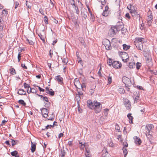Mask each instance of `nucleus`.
<instances>
[{
    "mask_svg": "<svg viewBox=\"0 0 157 157\" xmlns=\"http://www.w3.org/2000/svg\"><path fill=\"white\" fill-rule=\"evenodd\" d=\"M131 113H128L127 115V117L130 121H131V123H132V120L133 119V117L132 116H131Z\"/></svg>",
    "mask_w": 157,
    "mask_h": 157,
    "instance_id": "obj_24",
    "label": "nucleus"
},
{
    "mask_svg": "<svg viewBox=\"0 0 157 157\" xmlns=\"http://www.w3.org/2000/svg\"><path fill=\"white\" fill-rule=\"evenodd\" d=\"M123 28V26L121 24L119 28V26L117 25L112 26L109 29V34L110 35V36H113L118 31H119L121 29Z\"/></svg>",
    "mask_w": 157,
    "mask_h": 157,
    "instance_id": "obj_1",
    "label": "nucleus"
},
{
    "mask_svg": "<svg viewBox=\"0 0 157 157\" xmlns=\"http://www.w3.org/2000/svg\"><path fill=\"white\" fill-rule=\"evenodd\" d=\"M109 13L108 12V11H103L102 13V15L105 17L107 16L109 14Z\"/></svg>",
    "mask_w": 157,
    "mask_h": 157,
    "instance_id": "obj_43",
    "label": "nucleus"
},
{
    "mask_svg": "<svg viewBox=\"0 0 157 157\" xmlns=\"http://www.w3.org/2000/svg\"><path fill=\"white\" fill-rule=\"evenodd\" d=\"M34 90V88H31L30 87V89L29 90V89H27V92L28 94L30 93L31 92L32 93V90Z\"/></svg>",
    "mask_w": 157,
    "mask_h": 157,
    "instance_id": "obj_57",
    "label": "nucleus"
},
{
    "mask_svg": "<svg viewBox=\"0 0 157 157\" xmlns=\"http://www.w3.org/2000/svg\"><path fill=\"white\" fill-rule=\"evenodd\" d=\"M44 22L45 23V24H48V18L47 16H45L44 17Z\"/></svg>",
    "mask_w": 157,
    "mask_h": 157,
    "instance_id": "obj_39",
    "label": "nucleus"
},
{
    "mask_svg": "<svg viewBox=\"0 0 157 157\" xmlns=\"http://www.w3.org/2000/svg\"><path fill=\"white\" fill-rule=\"evenodd\" d=\"M148 14H150V15L147 16V21H153V16L151 15V11H149L148 12Z\"/></svg>",
    "mask_w": 157,
    "mask_h": 157,
    "instance_id": "obj_19",
    "label": "nucleus"
},
{
    "mask_svg": "<svg viewBox=\"0 0 157 157\" xmlns=\"http://www.w3.org/2000/svg\"><path fill=\"white\" fill-rule=\"evenodd\" d=\"M110 155L107 151L105 153L103 152L102 155V157H110Z\"/></svg>",
    "mask_w": 157,
    "mask_h": 157,
    "instance_id": "obj_23",
    "label": "nucleus"
},
{
    "mask_svg": "<svg viewBox=\"0 0 157 157\" xmlns=\"http://www.w3.org/2000/svg\"><path fill=\"white\" fill-rule=\"evenodd\" d=\"M152 21H147V23L149 26L151 25Z\"/></svg>",
    "mask_w": 157,
    "mask_h": 157,
    "instance_id": "obj_62",
    "label": "nucleus"
},
{
    "mask_svg": "<svg viewBox=\"0 0 157 157\" xmlns=\"http://www.w3.org/2000/svg\"><path fill=\"white\" fill-rule=\"evenodd\" d=\"M123 49L124 50H127L128 49H129L130 47V46H128L125 44H123Z\"/></svg>",
    "mask_w": 157,
    "mask_h": 157,
    "instance_id": "obj_27",
    "label": "nucleus"
},
{
    "mask_svg": "<svg viewBox=\"0 0 157 157\" xmlns=\"http://www.w3.org/2000/svg\"><path fill=\"white\" fill-rule=\"evenodd\" d=\"M135 65L133 62H130L129 63V67L131 68H133L134 67H135Z\"/></svg>",
    "mask_w": 157,
    "mask_h": 157,
    "instance_id": "obj_34",
    "label": "nucleus"
},
{
    "mask_svg": "<svg viewBox=\"0 0 157 157\" xmlns=\"http://www.w3.org/2000/svg\"><path fill=\"white\" fill-rule=\"evenodd\" d=\"M21 53L20 52H19L18 56H17V58H18V62H20V60L21 59Z\"/></svg>",
    "mask_w": 157,
    "mask_h": 157,
    "instance_id": "obj_46",
    "label": "nucleus"
},
{
    "mask_svg": "<svg viewBox=\"0 0 157 157\" xmlns=\"http://www.w3.org/2000/svg\"><path fill=\"white\" fill-rule=\"evenodd\" d=\"M81 14L82 16L85 19H86L87 17V15L88 14L87 12V10L85 8L81 9Z\"/></svg>",
    "mask_w": 157,
    "mask_h": 157,
    "instance_id": "obj_10",
    "label": "nucleus"
},
{
    "mask_svg": "<svg viewBox=\"0 0 157 157\" xmlns=\"http://www.w3.org/2000/svg\"><path fill=\"white\" fill-rule=\"evenodd\" d=\"M26 40L27 41V42H28L29 44L30 45H33L34 44V43L31 40L29 39H26Z\"/></svg>",
    "mask_w": 157,
    "mask_h": 157,
    "instance_id": "obj_35",
    "label": "nucleus"
},
{
    "mask_svg": "<svg viewBox=\"0 0 157 157\" xmlns=\"http://www.w3.org/2000/svg\"><path fill=\"white\" fill-rule=\"evenodd\" d=\"M100 0L101 2L102 5H104L106 4V2L105 0Z\"/></svg>",
    "mask_w": 157,
    "mask_h": 157,
    "instance_id": "obj_61",
    "label": "nucleus"
},
{
    "mask_svg": "<svg viewBox=\"0 0 157 157\" xmlns=\"http://www.w3.org/2000/svg\"><path fill=\"white\" fill-rule=\"evenodd\" d=\"M62 62L64 64H66L68 62V59L67 57L62 58Z\"/></svg>",
    "mask_w": 157,
    "mask_h": 157,
    "instance_id": "obj_26",
    "label": "nucleus"
},
{
    "mask_svg": "<svg viewBox=\"0 0 157 157\" xmlns=\"http://www.w3.org/2000/svg\"><path fill=\"white\" fill-rule=\"evenodd\" d=\"M102 106L101 105V103L100 102H97V101H94V106Z\"/></svg>",
    "mask_w": 157,
    "mask_h": 157,
    "instance_id": "obj_31",
    "label": "nucleus"
},
{
    "mask_svg": "<svg viewBox=\"0 0 157 157\" xmlns=\"http://www.w3.org/2000/svg\"><path fill=\"white\" fill-rule=\"evenodd\" d=\"M140 63L139 62H137L136 63V68L138 70L140 68V67H141V66L140 65Z\"/></svg>",
    "mask_w": 157,
    "mask_h": 157,
    "instance_id": "obj_56",
    "label": "nucleus"
},
{
    "mask_svg": "<svg viewBox=\"0 0 157 157\" xmlns=\"http://www.w3.org/2000/svg\"><path fill=\"white\" fill-rule=\"evenodd\" d=\"M144 38H136L134 41L135 44L138 50H142L143 49V40Z\"/></svg>",
    "mask_w": 157,
    "mask_h": 157,
    "instance_id": "obj_2",
    "label": "nucleus"
},
{
    "mask_svg": "<svg viewBox=\"0 0 157 157\" xmlns=\"http://www.w3.org/2000/svg\"><path fill=\"white\" fill-rule=\"evenodd\" d=\"M74 84L76 88L80 89L78 88V86H80L83 90V88L85 87L86 86V85L84 83H83L81 85L78 80L77 81H75L74 82Z\"/></svg>",
    "mask_w": 157,
    "mask_h": 157,
    "instance_id": "obj_6",
    "label": "nucleus"
},
{
    "mask_svg": "<svg viewBox=\"0 0 157 157\" xmlns=\"http://www.w3.org/2000/svg\"><path fill=\"white\" fill-rule=\"evenodd\" d=\"M122 61L124 62H127L128 60V54L125 52H120L119 55Z\"/></svg>",
    "mask_w": 157,
    "mask_h": 157,
    "instance_id": "obj_3",
    "label": "nucleus"
},
{
    "mask_svg": "<svg viewBox=\"0 0 157 157\" xmlns=\"http://www.w3.org/2000/svg\"><path fill=\"white\" fill-rule=\"evenodd\" d=\"M66 153L65 152V151L63 150H62L61 151V154L62 157H64L66 155Z\"/></svg>",
    "mask_w": 157,
    "mask_h": 157,
    "instance_id": "obj_41",
    "label": "nucleus"
},
{
    "mask_svg": "<svg viewBox=\"0 0 157 157\" xmlns=\"http://www.w3.org/2000/svg\"><path fill=\"white\" fill-rule=\"evenodd\" d=\"M86 157H92L91 155L90 150L86 149V152L85 153Z\"/></svg>",
    "mask_w": 157,
    "mask_h": 157,
    "instance_id": "obj_20",
    "label": "nucleus"
},
{
    "mask_svg": "<svg viewBox=\"0 0 157 157\" xmlns=\"http://www.w3.org/2000/svg\"><path fill=\"white\" fill-rule=\"evenodd\" d=\"M113 63V62H112V60L111 59H109L107 62V63L110 66L111 65H112Z\"/></svg>",
    "mask_w": 157,
    "mask_h": 157,
    "instance_id": "obj_53",
    "label": "nucleus"
},
{
    "mask_svg": "<svg viewBox=\"0 0 157 157\" xmlns=\"http://www.w3.org/2000/svg\"><path fill=\"white\" fill-rule=\"evenodd\" d=\"M112 77L111 76H110V74H109L108 77V83L109 84H110L112 82Z\"/></svg>",
    "mask_w": 157,
    "mask_h": 157,
    "instance_id": "obj_32",
    "label": "nucleus"
},
{
    "mask_svg": "<svg viewBox=\"0 0 157 157\" xmlns=\"http://www.w3.org/2000/svg\"><path fill=\"white\" fill-rule=\"evenodd\" d=\"M76 56H77V57L79 58V60L78 61V63H81L82 61V60L81 58L80 57H79V56H78V55H79L78 52H76Z\"/></svg>",
    "mask_w": 157,
    "mask_h": 157,
    "instance_id": "obj_47",
    "label": "nucleus"
},
{
    "mask_svg": "<svg viewBox=\"0 0 157 157\" xmlns=\"http://www.w3.org/2000/svg\"><path fill=\"white\" fill-rule=\"evenodd\" d=\"M76 100H77V101H80V99L81 98L80 96H79V95H78L77 94L76 95Z\"/></svg>",
    "mask_w": 157,
    "mask_h": 157,
    "instance_id": "obj_64",
    "label": "nucleus"
},
{
    "mask_svg": "<svg viewBox=\"0 0 157 157\" xmlns=\"http://www.w3.org/2000/svg\"><path fill=\"white\" fill-rule=\"evenodd\" d=\"M109 111V109L106 108L104 110V114L105 116H107L108 114V112Z\"/></svg>",
    "mask_w": 157,
    "mask_h": 157,
    "instance_id": "obj_40",
    "label": "nucleus"
},
{
    "mask_svg": "<svg viewBox=\"0 0 157 157\" xmlns=\"http://www.w3.org/2000/svg\"><path fill=\"white\" fill-rule=\"evenodd\" d=\"M123 144L124 146L123 147H125L126 148V147H127L128 146V144L127 142H124L123 143Z\"/></svg>",
    "mask_w": 157,
    "mask_h": 157,
    "instance_id": "obj_58",
    "label": "nucleus"
},
{
    "mask_svg": "<svg viewBox=\"0 0 157 157\" xmlns=\"http://www.w3.org/2000/svg\"><path fill=\"white\" fill-rule=\"evenodd\" d=\"M113 67L115 68H118L121 67L122 64L118 61H113L112 63Z\"/></svg>",
    "mask_w": 157,
    "mask_h": 157,
    "instance_id": "obj_8",
    "label": "nucleus"
},
{
    "mask_svg": "<svg viewBox=\"0 0 157 157\" xmlns=\"http://www.w3.org/2000/svg\"><path fill=\"white\" fill-rule=\"evenodd\" d=\"M94 108L95 112L97 113L100 112L102 108V106H95Z\"/></svg>",
    "mask_w": 157,
    "mask_h": 157,
    "instance_id": "obj_17",
    "label": "nucleus"
},
{
    "mask_svg": "<svg viewBox=\"0 0 157 157\" xmlns=\"http://www.w3.org/2000/svg\"><path fill=\"white\" fill-rule=\"evenodd\" d=\"M152 132L151 133H145L146 135V136L148 139L149 140L151 144H152V142L151 141L152 139Z\"/></svg>",
    "mask_w": 157,
    "mask_h": 157,
    "instance_id": "obj_11",
    "label": "nucleus"
},
{
    "mask_svg": "<svg viewBox=\"0 0 157 157\" xmlns=\"http://www.w3.org/2000/svg\"><path fill=\"white\" fill-rule=\"evenodd\" d=\"M17 93L20 95H25L26 94L25 91L24 90L22 89H19Z\"/></svg>",
    "mask_w": 157,
    "mask_h": 157,
    "instance_id": "obj_21",
    "label": "nucleus"
},
{
    "mask_svg": "<svg viewBox=\"0 0 157 157\" xmlns=\"http://www.w3.org/2000/svg\"><path fill=\"white\" fill-rule=\"evenodd\" d=\"M89 12L90 13L91 17L93 19L94 18V16L92 14V12H91V10H89Z\"/></svg>",
    "mask_w": 157,
    "mask_h": 157,
    "instance_id": "obj_63",
    "label": "nucleus"
},
{
    "mask_svg": "<svg viewBox=\"0 0 157 157\" xmlns=\"http://www.w3.org/2000/svg\"><path fill=\"white\" fill-rule=\"evenodd\" d=\"M47 103L45 104L44 106L46 107H49L50 105V103L48 101Z\"/></svg>",
    "mask_w": 157,
    "mask_h": 157,
    "instance_id": "obj_48",
    "label": "nucleus"
},
{
    "mask_svg": "<svg viewBox=\"0 0 157 157\" xmlns=\"http://www.w3.org/2000/svg\"><path fill=\"white\" fill-rule=\"evenodd\" d=\"M39 12L42 15H44V11L42 9H40L39 10Z\"/></svg>",
    "mask_w": 157,
    "mask_h": 157,
    "instance_id": "obj_54",
    "label": "nucleus"
},
{
    "mask_svg": "<svg viewBox=\"0 0 157 157\" xmlns=\"http://www.w3.org/2000/svg\"><path fill=\"white\" fill-rule=\"evenodd\" d=\"M38 36L40 37V38L43 41L44 43L45 42V37L44 36L42 35L41 33H39L38 34Z\"/></svg>",
    "mask_w": 157,
    "mask_h": 157,
    "instance_id": "obj_22",
    "label": "nucleus"
},
{
    "mask_svg": "<svg viewBox=\"0 0 157 157\" xmlns=\"http://www.w3.org/2000/svg\"><path fill=\"white\" fill-rule=\"evenodd\" d=\"M51 90H52V89H50L48 87H46V92L51 96H53L55 94L54 92L53 91H51Z\"/></svg>",
    "mask_w": 157,
    "mask_h": 157,
    "instance_id": "obj_12",
    "label": "nucleus"
},
{
    "mask_svg": "<svg viewBox=\"0 0 157 157\" xmlns=\"http://www.w3.org/2000/svg\"><path fill=\"white\" fill-rule=\"evenodd\" d=\"M122 150L123 151V152L124 154V157H125L128 154V151H127V149L125 147H123Z\"/></svg>",
    "mask_w": 157,
    "mask_h": 157,
    "instance_id": "obj_25",
    "label": "nucleus"
},
{
    "mask_svg": "<svg viewBox=\"0 0 157 157\" xmlns=\"http://www.w3.org/2000/svg\"><path fill=\"white\" fill-rule=\"evenodd\" d=\"M103 44L105 46V48L107 50H110L112 49L110 41L107 39H105L103 42Z\"/></svg>",
    "mask_w": 157,
    "mask_h": 157,
    "instance_id": "obj_4",
    "label": "nucleus"
},
{
    "mask_svg": "<svg viewBox=\"0 0 157 157\" xmlns=\"http://www.w3.org/2000/svg\"><path fill=\"white\" fill-rule=\"evenodd\" d=\"M121 10H119L118 11L116 12L115 14L117 15L118 16H119V18H120V16H121Z\"/></svg>",
    "mask_w": 157,
    "mask_h": 157,
    "instance_id": "obj_37",
    "label": "nucleus"
},
{
    "mask_svg": "<svg viewBox=\"0 0 157 157\" xmlns=\"http://www.w3.org/2000/svg\"><path fill=\"white\" fill-rule=\"evenodd\" d=\"M88 106L91 109L94 108V103H93L90 100H88L87 101Z\"/></svg>",
    "mask_w": 157,
    "mask_h": 157,
    "instance_id": "obj_14",
    "label": "nucleus"
},
{
    "mask_svg": "<svg viewBox=\"0 0 157 157\" xmlns=\"http://www.w3.org/2000/svg\"><path fill=\"white\" fill-rule=\"evenodd\" d=\"M145 128L147 130L146 133H151L152 132L151 130L154 129V127L152 124H148L146 126Z\"/></svg>",
    "mask_w": 157,
    "mask_h": 157,
    "instance_id": "obj_7",
    "label": "nucleus"
},
{
    "mask_svg": "<svg viewBox=\"0 0 157 157\" xmlns=\"http://www.w3.org/2000/svg\"><path fill=\"white\" fill-rule=\"evenodd\" d=\"M124 104L128 110L131 109V102L130 101L126 98H124Z\"/></svg>",
    "mask_w": 157,
    "mask_h": 157,
    "instance_id": "obj_5",
    "label": "nucleus"
},
{
    "mask_svg": "<svg viewBox=\"0 0 157 157\" xmlns=\"http://www.w3.org/2000/svg\"><path fill=\"white\" fill-rule=\"evenodd\" d=\"M134 139L135 140V144L140 145L141 143L140 139L137 136H135L134 137Z\"/></svg>",
    "mask_w": 157,
    "mask_h": 157,
    "instance_id": "obj_13",
    "label": "nucleus"
},
{
    "mask_svg": "<svg viewBox=\"0 0 157 157\" xmlns=\"http://www.w3.org/2000/svg\"><path fill=\"white\" fill-rule=\"evenodd\" d=\"M122 81L124 84L129 83L130 82V79L126 77H124L123 78Z\"/></svg>",
    "mask_w": 157,
    "mask_h": 157,
    "instance_id": "obj_18",
    "label": "nucleus"
},
{
    "mask_svg": "<svg viewBox=\"0 0 157 157\" xmlns=\"http://www.w3.org/2000/svg\"><path fill=\"white\" fill-rule=\"evenodd\" d=\"M132 15L133 17H140L139 14H137V13L135 11L134 12L132 13Z\"/></svg>",
    "mask_w": 157,
    "mask_h": 157,
    "instance_id": "obj_36",
    "label": "nucleus"
},
{
    "mask_svg": "<svg viewBox=\"0 0 157 157\" xmlns=\"http://www.w3.org/2000/svg\"><path fill=\"white\" fill-rule=\"evenodd\" d=\"M73 8L75 9L76 13L78 15L79 14V10L77 6H75L74 7L73 6Z\"/></svg>",
    "mask_w": 157,
    "mask_h": 157,
    "instance_id": "obj_33",
    "label": "nucleus"
},
{
    "mask_svg": "<svg viewBox=\"0 0 157 157\" xmlns=\"http://www.w3.org/2000/svg\"><path fill=\"white\" fill-rule=\"evenodd\" d=\"M18 103L21 104L22 105L25 106L26 105V103L24 102V101L22 100H20L18 101Z\"/></svg>",
    "mask_w": 157,
    "mask_h": 157,
    "instance_id": "obj_30",
    "label": "nucleus"
},
{
    "mask_svg": "<svg viewBox=\"0 0 157 157\" xmlns=\"http://www.w3.org/2000/svg\"><path fill=\"white\" fill-rule=\"evenodd\" d=\"M42 99L44 101H46V102H48V98L46 97H44Z\"/></svg>",
    "mask_w": 157,
    "mask_h": 157,
    "instance_id": "obj_50",
    "label": "nucleus"
},
{
    "mask_svg": "<svg viewBox=\"0 0 157 157\" xmlns=\"http://www.w3.org/2000/svg\"><path fill=\"white\" fill-rule=\"evenodd\" d=\"M19 5V3L18 2H14V5H15V9H16L18 6Z\"/></svg>",
    "mask_w": 157,
    "mask_h": 157,
    "instance_id": "obj_51",
    "label": "nucleus"
},
{
    "mask_svg": "<svg viewBox=\"0 0 157 157\" xmlns=\"http://www.w3.org/2000/svg\"><path fill=\"white\" fill-rule=\"evenodd\" d=\"M31 141V151L32 153H33L36 150V143H33L32 141Z\"/></svg>",
    "mask_w": 157,
    "mask_h": 157,
    "instance_id": "obj_15",
    "label": "nucleus"
},
{
    "mask_svg": "<svg viewBox=\"0 0 157 157\" xmlns=\"http://www.w3.org/2000/svg\"><path fill=\"white\" fill-rule=\"evenodd\" d=\"M55 79L57 81L59 84H61L63 83V78L60 75L56 76L55 77Z\"/></svg>",
    "mask_w": 157,
    "mask_h": 157,
    "instance_id": "obj_16",
    "label": "nucleus"
},
{
    "mask_svg": "<svg viewBox=\"0 0 157 157\" xmlns=\"http://www.w3.org/2000/svg\"><path fill=\"white\" fill-rule=\"evenodd\" d=\"M11 143L12 146H13L17 144L18 143V141L17 140H11Z\"/></svg>",
    "mask_w": 157,
    "mask_h": 157,
    "instance_id": "obj_28",
    "label": "nucleus"
},
{
    "mask_svg": "<svg viewBox=\"0 0 157 157\" xmlns=\"http://www.w3.org/2000/svg\"><path fill=\"white\" fill-rule=\"evenodd\" d=\"M18 154L17 151H13L11 153V155L13 156H15Z\"/></svg>",
    "mask_w": 157,
    "mask_h": 157,
    "instance_id": "obj_42",
    "label": "nucleus"
},
{
    "mask_svg": "<svg viewBox=\"0 0 157 157\" xmlns=\"http://www.w3.org/2000/svg\"><path fill=\"white\" fill-rule=\"evenodd\" d=\"M36 86L38 87L39 90L40 92H44V90L41 88L39 86Z\"/></svg>",
    "mask_w": 157,
    "mask_h": 157,
    "instance_id": "obj_59",
    "label": "nucleus"
},
{
    "mask_svg": "<svg viewBox=\"0 0 157 157\" xmlns=\"http://www.w3.org/2000/svg\"><path fill=\"white\" fill-rule=\"evenodd\" d=\"M24 86L25 88H27L28 89H29V88H30V86L28 84L26 83H24Z\"/></svg>",
    "mask_w": 157,
    "mask_h": 157,
    "instance_id": "obj_44",
    "label": "nucleus"
},
{
    "mask_svg": "<svg viewBox=\"0 0 157 157\" xmlns=\"http://www.w3.org/2000/svg\"><path fill=\"white\" fill-rule=\"evenodd\" d=\"M108 143L109 145V146L110 147H114V144L113 143L112 141L110 140H109Z\"/></svg>",
    "mask_w": 157,
    "mask_h": 157,
    "instance_id": "obj_38",
    "label": "nucleus"
},
{
    "mask_svg": "<svg viewBox=\"0 0 157 157\" xmlns=\"http://www.w3.org/2000/svg\"><path fill=\"white\" fill-rule=\"evenodd\" d=\"M115 129L118 130V132H120V127H119L118 125L116 124L115 125Z\"/></svg>",
    "mask_w": 157,
    "mask_h": 157,
    "instance_id": "obj_45",
    "label": "nucleus"
},
{
    "mask_svg": "<svg viewBox=\"0 0 157 157\" xmlns=\"http://www.w3.org/2000/svg\"><path fill=\"white\" fill-rule=\"evenodd\" d=\"M21 67H23L24 68V69H27V67L26 66H25V64L23 63H22L21 64Z\"/></svg>",
    "mask_w": 157,
    "mask_h": 157,
    "instance_id": "obj_55",
    "label": "nucleus"
},
{
    "mask_svg": "<svg viewBox=\"0 0 157 157\" xmlns=\"http://www.w3.org/2000/svg\"><path fill=\"white\" fill-rule=\"evenodd\" d=\"M9 70L10 71V72L11 74L14 75L16 74V71L14 68H11Z\"/></svg>",
    "mask_w": 157,
    "mask_h": 157,
    "instance_id": "obj_29",
    "label": "nucleus"
},
{
    "mask_svg": "<svg viewBox=\"0 0 157 157\" xmlns=\"http://www.w3.org/2000/svg\"><path fill=\"white\" fill-rule=\"evenodd\" d=\"M79 144H81V145L80 146V149H83L85 147L84 144H82V143H79Z\"/></svg>",
    "mask_w": 157,
    "mask_h": 157,
    "instance_id": "obj_49",
    "label": "nucleus"
},
{
    "mask_svg": "<svg viewBox=\"0 0 157 157\" xmlns=\"http://www.w3.org/2000/svg\"><path fill=\"white\" fill-rule=\"evenodd\" d=\"M41 111L43 117L44 118L47 117L48 113V110L45 108H42Z\"/></svg>",
    "mask_w": 157,
    "mask_h": 157,
    "instance_id": "obj_9",
    "label": "nucleus"
},
{
    "mask_svg": "<svg viewBox=\"0 0 157 157\" xmlns=\"http://www.w3.org/2000/svg\"><path fill=\"white\" fill-rule=\"evenodd\" d=\"M19 52L21 53V52L25 51V49L24 48H19L18 50Z\"/></svg>",
    "mask_w": 157,
    "mask_h": 157,
    "instance_id": "obj_60",
    "label": "nucleus"
},
{
    "mask_svg": "<svg viewBox=\"0 0 157 157\" xmlns=\"http://www.w3.org/2000/svg\"><path fill=\"white\" fill-rule=\"evenodd\" d=\"M117 139H118L119 140H120L121 142H122L123 140V139H122L121 137V135H119L118 136Z\"/></svg>",
    "mask_w": 157,
    "mask_h": 157,
    "instance_id": "obj_52",
    "label": "nucleus"
}]
</instances>
